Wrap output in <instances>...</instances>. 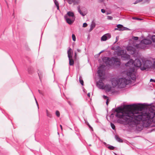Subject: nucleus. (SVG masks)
Listing matches in <instances>:
<instances>
[{"label":"nucleus","mask_w":155,"mask_h":155,"mask_svg":"<svg viewBox=\"0 0 155 155\" xmlns=\"http://www.w3.org/2000/svg\"><path fill=\"white\" fill-rule=\"evenodd\" d=\"M127 76L128 77L129 79L125 78H121L119 79H113L112 81L113 87L117 86L119 88H123L126 85L131 82L130 78L133 80L136 79V76L135 74V69L133 68H130L127 71Z\"/></svg>","instance_id":"nucleus-1"},{"label":"nucleus","mask_w":155,"mask_h":155,"mask_svg":"<svg viewBox=\"0 0 155 155\" xmlns=\"http://www.w3.org/2000/svg\"><path fill=\"white\" fill-rule=\"evenodd\" d=\"M133 46H129L127 48V50L128 51L129 53L131 54H133L136 52V49H144L146 47L145 45H144L141 42L139 44H135L134 43Z\"/></svg>","instance_id":"nucleus-2"},{"label":"nucleus","mask_w":155,"mask_h":155,"mask_svg":"<svg viewBox=\"0 0 155 155\" xmlns=\"http://www.w3.org/2000/svg\"><path fill=\"white\" fill-rule=\"evenodd\" d=\"M115 54L118 56H121L123 59L126 60L130 58V56L126 53L125 51L124 50H120L118 51L115 52Z\"/></svg>","instance_id":"nucleus-3"},{"label":"nucleus","mask_w":155,"mask_h":155,"mask_svg":"<svg viewBox=\"0 0 155 155\" xmlns=\"http://www.w3.org/2000/svg\"><path fill=\"white\" fill-rule=\"evenodd\" d=\"M142 64L140 69L142 70H144L150 67L151 65V62L149 60H142Z\"/></svg>","instance_id":"nucleus-4"},{"label":"nucleus","mask_w":155,"mask_h":155,"mask_svg":"<svg viewBox=\"0 0 155 155\" xmlns=\"http://www.w3.org/2000/svg\"><path fill=\"white\" fill-rule=\"evenodd\" d=\"M103 61L107 65H111L112 64H114L112 58L110 59L108 58L105 57L103 58Z\"/></svg>","instance_id":"nucleus-5"},{"label":"nucleus","mask_w":155,"mask_h":155,"mask_svg":"<svg viewBox=\"0 0 155 155\" xmlns=\"http://www.w3.org/2000/svg\"><path fill=\"white\" fill-rule=\"evenodd\" d=\"M104 79L105 78H100L99 82L97 83V86L98 87L101 89H104V84L102 82Z\"/></svg>","instance_id":"nucleus-6"},{"label":"nucleus","mask_w":155,"mask_h":155,"mask_svg":"<svg viewBox=\"0 0 155 155\" xmlns=\"http://www.w3.org/2000/svg\"><path fill=\"white\" fill-rule=\"evenodd\" d=\"M142 60L137 59L134 61V66L137 67H141L142 64Z\"/></svg>","instance_id":"nucleus-7"},{"label":"nucleus","mask_w":155,"mask_h":155,"mask_svg":"<svg viewBox=\"0 0 155 155\" xmlns=\"http://www.w3.org/2000/svg\"><path fill=\"white\" fill-rule=\"evenodd\" d=\"M64 18L66 19L67 23L70 25L73 23L74 20V18H71V19H70L68 17L67 15H65L64 16Z\"/></svg>","instance_id":"nucleus-8"},{"label":"nucleus","mask_w":155,"mask_h":155,"mask_svg":"<svg viewBox=\"0 0 155 155\" xmlns=\"http://www.w3.org/2000/svg\"><path fill=\"white\" fill-rule=\"evenodd\" d=\"M112 60L114 62V64L120 65V60L119 59L116 57H113Z\"/></svg>","instance_id":"nucleus-9"},{"label":"nucleus","mask_w":155,"mask_h":155,"mask_svg":"<svg viewBox=\"0 0 155 155\" xmlns=\"http://www.w3.org/2000/svg\"><path fill=\"white\" fill-rule=\"evenodd\" d=\"M111 35L110 34H107L104 35L101 38V40L103 41H105L107 39L110 38Z\"/></svg>","instance_id":"nucleus-10"},{"label":"nucleus","mask_w":155,"mask_h":155,"mask_svg":"<svg viewBox=\"0 0 155 155\" xmlns=\"http://www.w3.org/2000/svg\"><path fill=\"white\" fill-rule=\"evenodd\" d=\"M144 45H149L151 43V40L149 39H145L142 40L141 41Z\"/></svg>","instance_id":"nucleus-11"},{"label":"nucleus","mask_w":155,"mask_h":155,"mask_svg":"<svg viewBox=\"0 0 155 155\" xmlns=\"http://www.w3.org/2000/svg\"><path fill=\"white\" fill-rule=\"evenodd\" d=\"M68 56L69 58H72L73 52L71 48H70L68 51Z\"/></svg>","instance_id":"nucleus-12"},{"label":"nucleus","mask_w":155,"mask_h":155,"mask_svg":"<svg viewBox=\"0 0 155 155\" xmlns=\"http://www.w3.org/2000/svg\"><path fill=\"white\" fill-rule=\"evenodd\" d=\"M104 89H105L107 91H110L111 89V87L110 85L109 84H106L105 86H104Z\"/></svg>","instance_id":"nucleus-13"},{"label":"nucleus","mask_w":155,"mask_h":155,"mask_svg":"<svg viewBox=\"0 0 155 155\" xmlns=\"http://www.w3.org/2000/svg\"><path fill=\"white\" fill-rule=\"evenodd\" d=\"M117 28H119V31H124L126 30L127 28H126L124 27L122 25L120 24L117 25Z\"/></svg>","instance_id":"nucleus-14"},{"label":"nucleus","mask_w":155,"mask_h":155,"mask_svg":"<svg viewBox=\"0 0 155 155\" xmlns=\"http://www.w3.org/2000/svg\"><path fill=\"white\" fill-rule=\"evenodd\" d=\"M98 73L99 74V77H100V78H101L104 77H103V70L102 69H99L97 71Z\"/></svg>","instance_id":"nucleus-15"},{"label":"nucleus","mask_w":155,"mask_h":155,"mask_svg":"<svg viewBox=\"0 0 155 155\" xmlns=\"http://www.w3.org/2000/svg\"><path fill=\"white\" fill-rule=\"evenodd\" d=\"M133 64L134 61L132 59H131L125 64V65L126 66H130L133 65Z\"/></svg>","instance_id":"nucleus-16"},{"label":"nucleus","mask_w":155,"mask_h":155,"mask_svg":"<svg viewBox=\"0 0 155 155\" xmlns=\"http://www.w3.org/2000/svg\"><path fill=\"white\" fill-rule=\"evenodd\" d=\"M68 16L71 17L72 18H74V15L73 12H69L67 13L66 15Z\"/></svg>","instance_id":"nucleus-17"},{"label":"nucleus","mask_w":155,"mask_h":155,"mask_svg":"<svg viewBox=\"0 0 155 155\" xmlns=\"http://www.w3.org/2000/svg\"><path fill=\"white\" fill-rule=\"evenodd\" d=\"M95 24L94 22H92L91 25V28L90 29V31H92L95 27Z\"/></svg>","instance_id":"nucleus-18"},{"label":"nucleus","mask_w":155,"mask_h":155,"mask_svg":"<svg viewBox=\"0 0 155 155\" xmlns=\"http://www.w3.org/2000/svg\"><path fill=\"white\" fill-rule=\"evenodd\" d=\"M77 8L78 10V11L79 12V13H80V14L82 15L83 16H84L85 15V14H84L82 12H81V10L80 9V6H78L77 7Z\"/></svg>","instance_id":"nucleus-19"},{"label":"nucleus","mask_w":155,"mask_h":155,"mask_svg":"<svg viewBox=\"0 0 155 155\" xmlns=\"http://www.w3.org/2000/svg\"><path fill=\"white\" fill-rule=\"evenodd\" d=\"M69 64L70 65H73L74 63V61L72 59V58H69Z\"/></svg>","instance_id":"nucleus-20"},{"label":"nucleus","mask_w":155,"mask_h":155,"mask_svg":"<svg viewBox=\"0 0 155 155\" xmlns=\"http://www.w3.org/2000/svg\"><path fill=\"white\" fill-rule=\"evenodd\" d=\"M46 111L47 116L49 117H51V115L50 114V112H49V111L47 110H46Z\"/></svg>","instance_id":"nucleus-21"},{"label":"nucleus","mask_w":155,"mask_h":155,"mask_svg":"<svg viewBox=\"0 0 155 155\" xmlns=\"http://www.w3.org/2000/svg\"><path fill=\"white\" fill-rule=\"evenodd\" d=\"M116 140H117V141H118V142H123V141L119 137H118V136H116Z\"/></svg>","instance_id":"nucleus-22"},{"label":"nucleus","mask_w":155,"mask_h":155,"mask_svg":"<svg viewBox=\"0 0 155 155\" xmlns=\"http://www.w3.org/2000/svg\"><path fill=\"white\" fill-rule=\"evenodd\" d=\"M110 125L112 128L113 130H115V127L114 125V124H112V123H110Z\"/></svg>","instance_id":"nucleus-23"},{"label":"nucleus","mask_w":155,"mask_h":155,"mask_svg":"<svg viewBox=\"0 0 155 155\" xmlns=\"http://www.w3.org/2000/svg\"><path fill=\"white\" fill-rule=\"evenodd\" d=\"M72 40L73 41H75L76 40V37L74 34H73L72 35Z\"/></svg>","instance_id":"nucleus-24"},{"label":"nucleus","mask_w":155,"mask_h":155,"mask_svg":"<svg viewBox=\"0 0 155 155\" xmlns=\"http://www.w3.org/2000/svg\"><path fill=\"white\" fill-rule=\"evenodd\" d=\"M55 5H56L57 7V9H58L59 8V4H58V2L55 1Z\"/></svg>","instance_id":"nucleus-25"},{"label":"nucleus","mask_w":155,"mask_h":155,"mask_svg":"<svg viewBox=\"0 0 155 155\" xmlns=\"http://www.w3.org/2000/svg\"><path fill=\"white\" fill-rule=\"evenodd\" d=\"M142 1V0H137L134 3V4H136L137 3H139Z\"/></svg>","instance_id":"nucleus-26"},{"label":"nucleus","mask_w":155,"mask_h":155,"mask_svg":"<svg viewBox=\"0 0 155 155\" xmlns=\"http://www.w3.org/2000/svg\"><path fill=\"white\" fill-rule=\"evenodd\" d=\"M56 115L58 117H59L60 116V114L59 112L57 110L56 112Z\"/></svg>","instance_id":"nucleus-27"},{"label":"nucleus","mask_w":155,"mask_h":155,"mask_svg":"<svg viewBox=\"0 0 155 155\" xmlns=\"http://www.w3.org/2000/svg\"><path fill=\"white\" fill-rule=\"evenodd\" d=\"M152 39L153 42H155V35L152 36Z\"/></svg>","instance_id":"nucleus-28"},{"label":"nucleus","mask_w":155,"mask_h":155,"mask_svg":"<svg viewBox=\"0 0 155 155\" xmlns=\"http://www.w3.org/2000/svg\"><path fill=\"white\" fill-rule=\"evenodd\" d=\"M108 148L110 150H113L114 149V147L113 146H110L108 147Z\"/></svg>","instance_id":"nucleus-29"},{"label":"nucleus","mask_w":155,"mask_h":155,"mask_svg":"<svg viewBox=\"0 0 155 155\" xmlns=\"http://www.w3.org/2000/svg\"><path fill=\"white\" fill-rule=\"evenodd\" d=\"M132 38L134 40H136L138 39V37H132Z\"/></svg>","instance_id":"nucleus-30"},{"label":"nucleus","mask_w":155,"mask_h":155,"mask_svg":"<svg viewBox=\"0 0 155 155\" xmlns=\"http://www.w3.org/2000/svg\"><path fill=\"white\" fill-rule=\"evenodd\" d=\"M79 81H80V83H81V84L82 85H83V84H84V82H83V81L82 80H81V79H80V80H79Z\"/></svg>","instance_id":"nucleus-31"},{"label":"nucleus","mask_w":155,"mask_h":155,"mask_svg":"<svg viewBox=\"0 0 155 155\" xmlns=\"http://www.w3.org/2000/svg\"><path fill=\"white\" fill-rule=\"evenodd\" d=\"M87 25V24L86 23H84L83 24V27H86Z\"/></svg>","instance_id":"nucleus-32"},{"label":"nucleus","mask_w":155,"mask_h":155,"mask_svg":"<svg viewBox=\"0 0 155 155\" xmlns=\"http://www.w3.org/2000/svg\"><path fill=\"white\" fill-rule=\"evenodd\" d=\"M87 125H88V126H89V128L92 130H93V128H92V127H91V126L90 125V124H89V123H87Z\"/></svg>","instance_id":"nucleus-33"},{"label":"nucleus","mask_w":155,"mask_h":155,"mask_svg":"<svg viewBox=\"0 0 155 155\" xmlns=\"http://www.w3.org/2000/svg\"><path fill=\"white\" fill-rule=\"evenodd\" d=\"M42 75L41 74H40V75H39V78H40V80L41 81V79L42 78Z\"/></svg>","instance_id":"nucleus-34"},{"label":"nucleus","mask_w":155,"mask_h":155,"mask_svg":"<svg viewBox=\"0 0 155 155\" xmlns=\"http://www.w3.org/2000/svg\"><path fill=\"white\" fill-rule=\"evenodd\" d=\"M38 91L40 94H41L42 95H44V94H43V92L41 91L40 90H38Z\"/></svg>","instance_id":"nucleus-35"},{"label":"nucleus","mask_w":155,"mask_h":155,"mask_svg":"<svg viewBox=\"0 0 155 155\" xmlns=\"http://www.w3.org/2000/svg\"><path fill=\"white\" fill-rule=\"evenodd\" d=\"M107 17L109 19H112V17L110 16H108Z\"/></svg>","instance_id":"nucleus-36"},{"label":"nucleus","mask_w":155,"mask_h":155,"mask_svg":"<svg viewBox=\"0 0 155 155\" xmlns=\"http://www.w3.org/2000/svg\"><path fill=\"white\" fill-rule=\"evenodd\" d=\"M101 11L103 13H104L105 12V10L104 9H101Z\"/></svg>","instance_id":"nucleus-37"},{"label":"nucleus","mask_w":155,"mask_h":155,"mask_svg":"<svg viewBox=\"0 0 155 155\" xmlns=\"http://www.w3.org/2000/svg\"><path fill=\"white\" fill-rule=\"evenodd\" d=\"M133 18L134 19H137V20H141V19L140 18Z\"/></svg>","instance_id":"nucleus-38"},{"label":"nucleus","mask_w":155,"mask_h":155,"mask_svg":"<svg viewBox=\"0 0 155 155\" xmlns=\"http://www.w3.org/2000/svg\"><path fill=\"white\" fill-rule=\"evenodd\" d=\"M108 99H107V101L106 102V104L107 105H108Z\"/></svg>","instance_id":"nucleus-39"},{"label":"nucleus","mask_w":155,"mask_h":155,"mask_svg":"<svg viewBox=\"0 0 155 155\" xmlns=\"http://www.w3.org/2000/svg\"><path fill=\"white\" fill-rule=\"evenodd\" d=\"M118 39H119V36L116 37V42L117 41H118Z\"/></svg>","instance_id":"nucleus-40"},{"label":"nucleus","mask_w":155,"mask_h":155,"mask_svg":"<svg viewBox=\"0 0 155 155\" xmlns=\"http://www.w3.org/2000/svg\"><path fill=\"white\" fill-rule=\"evenodd\" d=\"M35 99V101H36V103L37 105L38 106V108H39L38 104V103L37 100H36V99Z\"/></svg>","instance_id":"nucleus-41"},{"label":"nucleus","mask_w":155,"mask_h":155,"mask_svg":"<svg viewBox=\"0 0 155 155\" xmlns=\"http://www.w3.org/2000/svg\"><path fill=\"white\" fill-rule=\"evenodd\" d=\"M103 97H104V99H107V96H105V95H104V96H103Z\"/></svg>","instance_id":"nucleus-42"},{"label":"nucleus","mask_w":155,"mask_h":155,"mask_svg":"<svg viewBox=\"0 0 155 155\" xmlns=\"http://www.w3.org/2000/svg\"><path fill=\"white\" fill-rule=\"evenodd\" d=\"M150 81H153L154 82H155V81L154 80L152 79H150Z\"/></svg>","instance_id":"nucleus-43"},{"label":"nucleus","mask_w":155,"mask_h":155,"mask_svg":"<svg viewBox=\"0 0 155 155\" xmlns=\"http://www.w3.org/2000/svg\"><path fill=\"white\" fill-rule=\"evenodd\" d=\"M104 66L103 65H101L100 66V68H103L104 67Z\"/></svg>","instance_id":"nucleus-44"},{"label":"nucleus","mask_w":155,"mask_h":155,"mask_svg":"<svg viewBox=\"0 0 155 155\" xmlns=\"http://www.w3.org/2000/svg\"><path fill=\"white\" fill-rule=\"evenodd\" d=\"M60 127H61V130H62H62H63V129H62V126L61 125H60Z\"/></svg>","instance_id":"nucleus-45"},{"label":"nucleus","mask_w":155,"mask_h":155,"mask_svg":"<svg viewBox=\"0 0 155 155\" xmlns=\"http://www.w3.org/2000/svg\"><path fill=\"white\" fill-rule=\"evenodd\" d=\"M87 96H88V97H90V93H88V94H87Z\"/></svg>","instance_id":"nucleus-46"},{"label":"nucleus","mask_w":155,"mask_h":155,"mask_svg":"<svg viewBox=\"0 0 155 155\" xmlns=\"http://www.w3.org/2000/svg\"><path fill=\"white\" fill-rule=\"evenodd\" d=\"M77 51H78V52H80V50L79 49H77Z\"/></svg>","instance_id":"nucleus-47"},{"label":"nucleus","mask_w":155,"mask_h":155,"mask_svg":"<svg viewBox=\"0 0 155 155\" xmlns=\"http://www.w3.org/2000/svg\"><path fill=\"white\" fill-rule=\"evenodd\" d=\"M29 68H28V71L29 72V73H30L31 72H30L29 71Z\"/></svg>","instance_id":"nucleus-48"},{"label":"nucleus","mask_w":155,"mask_h":155,"mask_svg":"<svg viewBox=\"0 0 155 155\" xmlns=\"http://www.w3.org/2000/svg\"><path fill=\"white\" fill-rule=\"evenodd\" d=\"M115 30H118V29H117V28H115Z\"/></svg>","instance_id":"nucleus-49"},{"label":"nucleus","mask_w":155,"mask_h":155,"mask_svg":"<svg viewBox=\"0 0 155 155\" xmlns=\"http://www.w3.org/2000/svg\"><path fill=\"white\" fill-rule=\"evenodd\" d=\"M102 51H101V52H100V53H99V54H101V53H102Z\"/></svg>","instance_id":"nucleus-50"},{"label":"nucleus","mask_w":155,"mask_h":155,"mask_svg":"<svg viewBox=\"0 0 155 155\" xmlns=\"http://www.w3.org/2000/svg\"><path fill=\"white\" fill-rule=\"evenodd\" d=\"M76 53H75V56H76Z\"/></svg>","instance_id":"nucleus-51"},{"label":"nucleus","mask_w":155,"mask_h":155,"mask_svg":"<svg viewBox=\"0 0 155 155\" xmlns=\"http://www.w3.org/2000/svg\"><path fill=\"white\" fill-rule=\"evenodd\" d=\"M16 0H15V2H16Z\"/></svg>","instance_id":"nucleus-52"}]
</instances>
